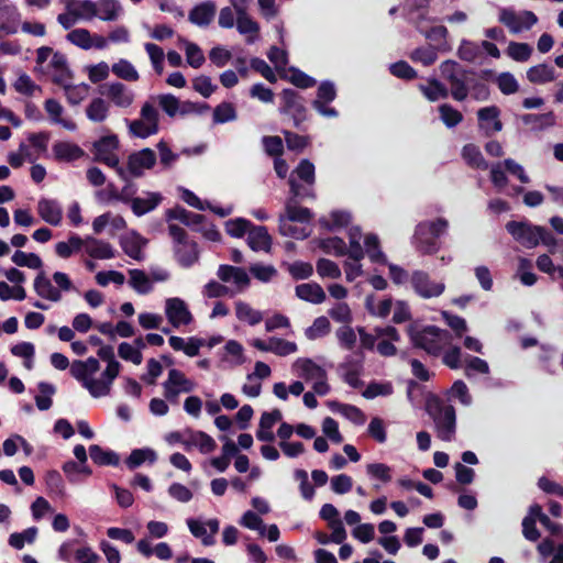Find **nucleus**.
I'll list each match as a JSON object with an SVG mask.
<instances>
[{"instance_id":"nucleus-1","label":"nucleus","mask_w":563,"mask_h":563,"mask_svg":"<svg viewBox=\"0 0 563 563\" xmlns=\"http://www.w3.org/2000/svg\"><path fill=\"white\" fill-rule=\"evenodd\" d=\"M99 369V361L95 357H88L85 361H75L70 365L71 376L78 380L93 398L109 396L114 379L120 375V373L111 368H104L102 373L98 375Z\"/></svg>"},{"instance_id":"nucleus-2","label":"nucleus","mask_w":563,"mask_h":563,"mask_svg":"<svg viewBox=\"0 0 563 563\" xmlns=\"http://www.w3.org/2000/svg\"><path fill=\"white\" fill-rule=\"evenodd\" d=\"M407 333L413 346L433 356L440 355L444 346L451 342L450 333L434 325L411 323L407 328Z\"/></svg>"},{"instance_id":"nucleus-3","label":"nucleus","mask_w":563,"mask_h":563,"mask_svg":"<svg viewBox=\"0 0 563 563\" xmlns=\"http://www.w3.org/2000/svg\"><path fill=\"white\" fill-rule=\"evenodd\" d=\"M426 410L433 421L437 438L445 442L453 441L456 434L455 408L432 397L427 401Z\"/></svg>"},{"instance_id":"nucleus-4","label":"nucleus","mask_w":563,"mask_h":563,"mask_svg":"<svg viewBox=\"0 0 563 563\" xmlns=\"http://www.w3.org/2000/svg\"><path fill=\"white\" fill-rule=\"evenodd\" d=\"M449 229V221L438 218L433 221H422L417 224L412 235V245L422 255L435 254L441 249L438 239L445 234Z\"/></svg>"},{"instance_id":"nucleus-5","label":"nucleus","mask_w":563,"mask_h":563,"mask_svg":"<svg viewBox=\"0 0 563 563\" xmlns=\"http://www.w3.org/2000/svg\"><path fill=\"white\" fill-rule=\"evenodd\" d=\"M506 229L525 247L532 249L542 243L549 247L550 253H555L558 241L543 227L533 225L528 222L510 221L506 224Z\"/></svg>"},{"instance_id":"nucleus-6","label":"nucleus","mask_w":563,"mask_h":563,"mask_svg":"<svg viewBox=\"0 0 563 563\" xmlns=\"http://www.w3.org/2000/svg\"><path fill=\"white\" fill-rule=\"evenodd\" d=\"M290 371L294 376L311 385L318 396H325L331 387L328 383L327 371L309 357H298L291 363Z\"/></svg>"},{"instance_id":"nucleus-7","label":"nucleus","mask_w":563,"mask_h":563,"mask_svg":"<svg viewBox=\"0 0 563 563\" xmlns=\"http://www.w3.org/2000/svg\"><path fill=\"white\" fill-rule=\"evenodd\" d=\"M129 133L139 139H147L159 131V113L153 98L144 101L140 109V117L126 120Z\"/></svg>"},{"instance_id":"nucleus-8","label":"nucleus","mask_w":563,"mask_h":563,"mask_svg":"<svg viewBox=\"0 0 563 563\" xmlns=\"http://www.w3.org/2000/svg\"><path fill=\"white\" fill-rule=\"evenodd\" d=\"M118 150L119 139L117 135L103 136L93 144L95 159L115 169L120 178L128 180V173L120 166Z\"/></svg>"},{"instance_id":"nucleus-9","label":"nucleus","mask_w":563,"mask_h":563,"mask_svg":"<svg viewBox=\"0 0 563 563\" xmlns=\"http://www.w3.org/2000/svg\"><path fill=\"white\" fill-rule=\"evenodd\" d=\"M498 21L504 24L510 33L519 34L529 31L538 23V16L529 10L516 11L514 8H499Z\"/></svg>"},{"instance_id":"nucleus-10","label":"nucleus","mask_w":563,"mask_h":563,"mask_svg":"<svg viewBox=\"0 0 563 563\" xmlns=\"http://www.w3.org/2000/svg\"><path fill=\"white\" fill-rule=\"evenodd\" d=\"M164 312L168 323L175 329H186L195 322L188 303L179 297L167 298L164 301Z\"/></svg>"},{"instance_id":"nucleus-11","label":"nucleus","mask_w":563,"mask_h":563,"mask_svg":"<svg viewBox=\"0 0 563 563\" xmlns=\"http://www.w3.org/2000/svg\"><path fill=\"white\" fill-rule=\"evenodd\" d=\"M196 387V383L181 371L172 368L163 383L164 397L172 404H178L181 394H188Z\"/></svg>"},{"instance_id":"nucleus-12","label":"nucleus","mask_w":563,"mask_h":563,"mask_svg":"<svg viewBox=\"0 0 563 563\" xmlns=\"http://www.w3.org/2000/svg\"><path fill=\"white\" fill-rule=\"evenodd\" d=\"M443 79L450 86L451 96L457 100L466 99L468 90L465 84V74L461 66L454 60H445L440 66Z\"/></svg>"},{"instance_id":"nucleus-13","label":"nucleus","mask_w":563,"mask_h":563,"mask_svg":"<svg viewBox=\"0 0 563 563\" xmlns=\"http://www.w3.org/2000/svg\"><path fill=\"white\" fill-rule=\"evenodd\" d=\"M289 186L291 197L286 201L285 205V216H283L288 221H297V222H309L312 218V213L308 208L300 207L296 203V198L300 196L314 197L313 192H306L305 195L300 191V186L297 180L291 176L289 178Z\"/></svg>"},{"instance_id":"nucleus-14","label":"nucleus","mask_w":563,"mask_h":563,"mask_svg":"<svg viewBox=\"0 0 563 563\" xmlns=\"http://www.w3.org/2000/svg\"><path fill=\"white\" fill-rule=\"evenodd\" d=\"M66 40L70 44L84 51H89L93 48L104 49L108 46L107 37L97 33H91L89 30L85 27H78L69 31L66 35Z\"/></svg>"},{"instance_id":"nucleus-15","label":"nucleus","mask_w":563,"mask_h":563,"mask_svg":"<svg viewBox=\"0 0 563 563\" xmlns=\"http://www.w3.org/2000/svg\"><path fill=\"white\" fill-rule=\"evenodd\" d=\"M217 275L221 282L232 285L231 296L245 291L251 283L246 271L236 266L220 265Z\"/></svg>"},{"instance_id":"nucleus-16","label":"nucleus","mask_w":563,"mask_h":563,"mask_svg":"<svg viewBox=\"0 0 563 563\" xmlns=\"http://www.w3.org/2000/svg\"><path fill=\"white\" fill-rule=\"evenodd\" d=\"M156 163V155L151 148H143L132 153L128 157L125 172L130 177H140L145 170L151 169Z\"/></svg>"},{"instance_id":"nucleus-17","label":"nucleus","mask_w":563,"mask_h":563,"mask_svg":"<svg viewBox=\"0 0 563 563\" xmlns=\"http://www.w3.org/2000/svg\"><path fill=\"white\" fill-rule=\"evenodd\" d=\"M186 523L191 534L200 539L203 545H212L214 543V536L218 533L220 527L218 519L212 518L202 521L200 519L188 518Z\"/></svg>"},{"instance_id":"nucleus-18","label":"nucleus","mask_w":563,"mask_h":563,"mask_svg":"<svg viewBox=\"0 0 563 563\" xmlns=\"http://www.w3.org/2000/svg\"><path fill=\"white\" fill-rule=\"evenodd\" d=\"M106 97L118 108L128 109L135 102V92L120 81L110 82L106 86Z\"/></svg>"},{"instance_id":"nucleus-19","label":"nucleus","mask_w":563,"mask_h":563,"mask_svg":"<svg viewBox=\"0 0 563 563\" xmlns=\"http://www.w3.org/2000/svg\"><path fill=\"white\" fill-rule=\"evenodd\" d=\"M411 284L415 290L424 298L438 297L445 289L443 283L431 280L429 275L421 271H416L412 274Z\"/></svg>"},{"instance_id":"nucleus-20","label":"nucleus","mask_w":563,"mask_h":563,"mask_svg":"<svg viewBox=\"0 0 563 563\" xmlns=\"http://www.w3.org/2000/svg\"><path fill=\"white\" fill-rule=\"evenodd\" d=\"M38 217L49 225L59 227L63 222V208L55 199L41 198L36 205Z\"/></svg>"},{"instance_id":"nucleus-21","label":"nucleus","mask_w":563,"mask_h":563,"mask_svg":"<svg viewBox=\"0 0 563 563\" xmlns=\"http://www.w3.org/2000/svg\"><path fill=\"white\" fill-rule=\"evenodd\" d=\"M500 110L496 106L482 108L477 111L479 129L487 135H493L503 130Z\"/></svg>"},{"instance_id":"nucleus-22","label":"nucleus","mask_w":563,"mask_h":563,"mask_svg":"<svg viewBox=\"0 0 563 563\" xmlns=\"http://www.w3.org/2000/svg\"><path fill=\"white\" fill-rule=\"evenodd\" d=\"M375 332L377 334L376 349L378 353L383 356L395 355L397 353V347L394 342H398L400 340V335L396 328L391 325L376 328Z\"/></svg>"},{"instance_id":"nucleus-23","label":"nucleus","mask_w":563,"mask_h":563,"mask_svg":"<svg viewBox=\"0 0 563 563\" xmlns=\"http://www.w3.org/2000/svg\"><path fill=\"white\" fill-rule=\"evenodd\" d=\"M246 361L243 345L236 340H229L221 350L220 363L223 367H236Z\"/></svg>"},{"instance_id":"nucleus-24","label":"nucleus","mask_w":563,"mask_h":563,"mask_svg":"<svg viewBox=\"0 0 563 563\" xmlns=\"http://www.w3.org/2000/svg\"><path fill=\"white\" fill-rule=\"evenodd\" d=\"M194 448L198 449L202 454H209L216 450L217 443L203 431L187 429L185 450L189 452Z\"/></svg>"},{"instance_id":"nucleus-25","label":"nucleus","mask_w":563,"mask_h":563,"mask_svg":"<svg viewBox=\"0 0 563 563\" xmlns=\"http://www.w3.org/2000/svg\"><path fill=\"white\" fill-rule=\"evenodd\" d=\"M84 253L95 260H110L114 257V250L109 242L93 236L84 238Z\"/></svg>"},{"instance_id":"nucleus-26","label":"nucleus","mask_w":563,"mask_h":563,"mask_svg":"<svg viewBox=\"0 0 563 563\" xmlns=\"http://www.w3.org/2000/svg\"><path fill=\"white\" fill-rule=\"evenodd\" d=\"M339 371L346 384L353 388L363 386L361 376L363 374V360L346 358L340 366Z\"/></svg>"},{"instance_id":"nucleus-27","label":"nucleus","mask_w":563,"mask_h":563,"mask_svg":"<svg viewBox=\"0 0 563 563\" xmlns=\"http://www.w3.org/2000/svg\"><path fill=\"white\" fill-rule=\"evenodd\" d=\"M53 157L57 162L70 163L81 158L85 155L84 150L68 141H57L52 146Z\"/></svg>"},{"instance_id":"nucleus-28","label":"nucleus","mask_w":563,"mask_h":563,"mask_svg":"<svg viewBox=\"0 0 563 563\" xmlns=\"http://www.w3.org/2000/svg\"><path fill=\"white\" fill-rule=\"evenodd\" d=\"M48 74L52 77V80L58 85L67 84V81L70 80L67 59L63 54H53L48 63Z\"/></svg>"},{"instance_id":"nucleus-29","label":"nucleus","mask_w":563,"mask_h":563,"mask_svg":"<svg viewBox=\"0 0 563 563\" xmlns=\"http://www.w3.org/2000/svg\"><path fill=\"white\" fill-rule=\"evenodd\" d=\"M163 200L159 192L147 191L143 196L130 200L133 213L141 217L154 210Z\"/></svg>"},{"instance_id":"nucleus-30","label":"nucleus","mask_w":563,"mask_h":563,"mask_svg":"<svg viewBox=\"0 0 563 563\" xmlns=\"http://www.w3.org/2000/svg\"><path fill=\"white\" fill-rule=\"evenodd\" d=\"M234 312L236 319L246 325L255 327L263 321L262 311L253 308L244 300L234 301Z\"/></svg>"},{"instance_id":"nucleus-31","label":"nucleus","mask_w":563,"mask_h":563,"mask_svg":"<svg viewBox=\"0 0 563 563\" xmlns=\"http://www.w3.org/2000/svg\"><path fill=\"white\" fill-rule=\"evenodd\" d=\"M34 290L43 299L58 302L62 299V292L46 277L44 272H40L34 279Z\"/></svg>"},{"instance_id":"nucleus-32","label":"nucleus","mask_w":563,"mask_h":563,"mask_svg":"<svg viewBox=\"0 0 563 563\" xmlns=\"http://www.w3.org/2000/svg\"><path fill=\"white\" fill-rule=\"evenodd\" d=\"M217 7L212 1L202 2L189 12L188 19L198 26H207L214 19Z\"/></svg>"},{"instance_id":"nucleus-33","label":"nucleus","mask_w":563,"mask_h":563,"mask_svg":"<svg viewBox=\"0 0 563 563\" xmlns=\"http://www.w3.org/2000/svg\"><path fill=\"white\" fill-rule=\"evenodd\" d=\"M247 244L255 252H269L272 238L265 227H253L247 233Z\"/></svg>"},{"instance_id":"nucleus-34","label":"nucleus","mask_w":563,"mask_h":563,"mask_svg":"<svg viewBox=\"0 0 563 563\" xmlns=\"http://www.w3.org/2000/svg\"><path fill=\"white\" fill-rule=\"evenodd\" d=\"M168 343L175 351H183L187 356L194 357L199 354L201 346L203 345V341L196 336H190L187 339L172 335L168 339Z\"/></svg>"},{"instance_id":"nucleus-35","label":"nucleus","mask_w":563,"mask_h":563,"mask_svg":"<svg viewBox=\"0 0 563 563\" xmlns=\"http://www.w3.org/2000/svg\"><path fill=\"white\" fill-rule=\"evenodd\" d=\"M97 18L101 21H117L123 13L122 4L118 0H97Z\"/></svg>"},{"instance_id":"nucleus-36","label":"nucleus","mask_w":563,"mask_h":563,"mask_svg":"<svg viewBox=\"0 0 563 563\" xmlns=\"http://www.w3.org/2000/svg\"><path fill=\"white\" fill-rule=\"evenodd\" d=\"M82 249L84 238L76 233H71L68 235L66 241H59L55 244V254L63 260H67L74 254L82 251Z\"/></svg>"},{"instance_id":"nucleus-37","label":"nucleus","mask_w":563,"mask_h":563,"mask_svg":"<svg viewBox=\"0 0 563 563\" xmlns=\"http://www.w3.org/2000/svg\"><path fill=\"white\" fill-rule=\"evenodd\" d=\"M328 407L336 413H340L356 426H362L366 421L365 413L357 407L349 404H341L339 401H329Z\"/></svg>"},{"instance_id":"nucleus-38","label":"nucleus","mask_w":563,"mask_h":563,"mask_svg":"<svg viewBox=\"0 0 563 563\" xmlns=\"http://www.w3.org/2000/svg\"><path fill=\"white\" fill-rule=\"evenodd\" d=\"M44 107L53 123L59 124L68 131L76 130V123L71 119L63 117L64 108L58 101L55 99H47Z\"/></svg>"},{"instance_id":"nucleus-39","label":"nucleus","mask_w":563,"mask_h":563,"mask_svg":"<svg viewBox=\"0 0 563 563\" xmlns=\"http://www.w3.org/2000/svg\"><path fill=\"white\" fill-rule=\"evenodd\" d=\"M296 295L308 302L321 303L325 300L327 295L323 288L317 283H305L296 287Z\"/></svg>"},{"instance_id":"nucleus-40","label":"nucleus","mask_w":563,"mask_h":563,"mask_svg":"<svg viewBox=\"0 0 563 563\" xmlns=\"http://www.w3.org/2000/svg\"><path fill=\"white\" fill-rule=\"evenodd\" d=\"M527 78L536 85H544L556 79L555 69L548 64H538L527 70Z\"/></svg>"},{"instance_id":"nucleus-41","label":"nucleus","mask_w":563,"mask_h":563,"mask_svg":"<svg viewBox=\"0 0 563 563\" xmlns=\"http://www.w3.org/2000/svg\"><path fill=\"white\" fill-rule=\"evenodd\" d=\"M146 241L136 233L128 234L122 239L121 245L124 253L133 260L142 261L144 258L143 247Z\"/></svg>"},{"instance_id":"nucleus-42","label":"nucleus","mask_w":563,"mask_h":563,"mask_svg":"<svg viewBox=\"0 0 563 563\" xmlns=\"http://www.w3.org/2000/svg\"><path fill=\"white\" fill-rule=\"evenodd\" d=\"M422 95L431 102L439 101L449 96V89L435 78H428L426 84L419 85Z\"/></svg>"},{"instance_id":"nucleus-43","label":"nucleus","mask_w":563,"mask_h":563,"mask_svg":"<svg viewBox=\"0 0 563 563\" xmlns=\"http://www.w3.org/2000/svg\"><path fill=\"white\" fill-rule=\"evenodd\" d=\"M238 31L246 36L247 43H254L258 40L260 24L247 13L236 16Z\"/></svg>"},{"instance_id":"nucleus-44","label":"nucleus","mask_w":563,"mask_h":563,"mask_svg":"<svg viewBox=\"0 0 563 563\" xmlns=\"http://www.w3.org/2000/svg\"><path fill=\"white\" fill-rule=\"evenodd\" d=\"M157 461V453L151 448L135 449L133 450L125 464L130 470H135L144 463L154 464Z\"/></svg>"},{"instance_id":"nucleus-45","label":"nucleus","mask_w":563,"mask_h":563,"mask_svg":"<svg viewBox=\"0 0 563 563\" xmlns=\"http://www.w3.org/2000/svg\"><path fill=\"white\" fill-rule=\"evenodd\" d=\"M175 253L178 262L189 267L198 261V249L195 242L186 241L175 245Z\"/></svg>"},{"instance_id":"nucleus-46","label":"nucleus","mask_w":563,"mask_h":563,"mask_svg":"<svg viewBox=\"0 0 563 563\" xmlns=\"http://www.w3.org/2000/svg\"><path fill=\"white\" fill-rule=\"evenodd\" d=\"M89 455L93 463L101 466H117L120 462L119 455L115 452L106 450L98 444H92L89 446Z\"/></svg>"},{"instance_id":"nucleus-47","label":"nucleus","mask_w":563,"mask_h":563,"mask_svg":"<svg viewBox=\"0 0 563 563\" xmlns=\"http://www.w3.org/2000/svg\"><path fill=\"white\" fill-rule=\"evenodd\" d=\"M111 71L114 76L124 81L135 82L140 79V74L137 69L130 60L124 58H121L118 62H115L111 66Z\"/></svg>"},{"instance_id":"nucleus-48","label":"nucleus","mask_w":563,"mask_h":563,"mask_svg":"<svg viewBox=\"0 0 563 563\" xmlns=\"http://www.w3.org/2000/svg\"><path fill=\"white\" fill-rule=\"evenodd\" d=\"M129 285L140 295H146L153 290L146 272L142 269L129 271Z\"/></svg>"},{"instance_id":"nucleus-49","label":"nucleus","mask_w":563,"mask_h":563,"mask_svg":"<svg viewBox=\"0 0 563 563\" xmlns=\"http://www.w3.org/2000/svg\"><path fill=\"white\" fill-rule=\"evenodd\" d=\"M109 103L102 98H93L86 108V115L93 122H103L109 115Z\"/></svg>"},{"instance_id":"nucleus-50","label":"nucleus","mask_w":563,"mask_h":563,"mask_svg":"<svg viewBox=\"0 0 563 563\" xmlns=\"http://www.w3.org/2000/svg\"><path fill=\"white\" fill-rule=\"evenodd\" d=\"M365 305L371 314L384 319L391 312L394 302L390 298L375 300L374 297L368 296Z\"/></svg>"},{"instance_id":"nucleus-51","label":"nucleus","mask_w":563,"mask_h":563,"mask_svg":"<svg viewBox=\"0 0 563 563\" xmlns=\"http://www.w3.org/2000/svg\"><path fill=\"white\" fill-rule=\"evenodd\" d=\"M318 245L324 253L330 255L344 256L349 254L345 242L338 236L321 239Z\"/></svg>"},{"instance_id":"nucleus-52","label":"nucleus","mask_w":563,"mask_h":563,"mask_svg":"<svg viewBox=\"0 0 563 563\" xmlns=\"http://www.w3.org/2000/svg\"><path fill=\"white\" fill-rule=\"evenodd\" d=\"M181 45L185 51L188 65L192 68H200L206 60L201 48L197 44L186 40H181Z\"/></svg>"},{"instance_id":"nucleus-53","label":"nucleus","mask_w":563,"mask_h":563,"mask_svg":"<svg viewBox=\"0 0 563 563\" xmlns=\"http://www.w3.org/2000/svg\"><path fill=\"white\" fill-rule=\"evenodd\" d=\"M462 156L464 161L473 168L487 169L488 164L484 159L479 148L473 144H467L463 147Z\"/></svg>"},{"instance_id":"nucleus-54","label":"nucleus","mask_w":563,"mask_h":563,"mask_svg":"<svg viewBox=\"0 0 563 563\" xmlns=\"http://www.w3.org/2000/svg\"><path fill=\"white\" fill-rule=\"evenodd\" d=\"M331 330V323L327 317L314 319L312 324L305 330L308 340L313 341L325 336Z\"/></svg>"},{"instance_id":"nucleus-55","label":"nucleus","mask_w":563,"mask_h":563,"mask_svg":"<svg viewBox=\"0 0 563 563\" xmlns=\"http://www.w3.org/2000/svg\"><path fill=\"white\" fill-rule=\"evenodd\" d=\"M533 48L528 43L510 42L506 49L507 55L520 63H525L530 59Z\"/></svg>"},{"instance_id":"nucleus-56","label":"nucleus","mask_w":563,"mask_h":563,"mask_svg":"<svg viewBox=\"0 0 563 563\" xmlns=\"http://www.w3.org/2000/svg\"><path fill=\"white\" fill-rule=\"evenodd\" d=\"M536 264L540 272L548 274L552 279L563 280V265H555L548 254L540 255Z\"/></svg>"},{"instance_id":"nucleus-57","label":"nucleus","mask_w":563,"mask_h":563,"mask_svg":"<svg viewBox=\"0 0 563 563\" xmlns=\"http://www.w3.org/2000/svg\"><path fill=\"white\" fill-rule=\"evenodd\" d=\"M261 516L253 510H247L241 516L239 523L246 529L257 531L260 536H265L266 526Z\"/></svg>"},{"instance_id":"nucleus-58","label":"nucleus","mask_w":563,"mask_h":563,"mask_svg":"<svg viewBox=\"0 0 563 563\" xmlns=\"http://www.w3.org/2000/svg\"><path fill=\"white\" fill-rule=\"evenodd\" d=\"M60 86L65 89L67 100L73 104L80 103L88 97L90 91V87L87 84L70 85L69 81H67V84Z\"/></svg>"},{"instance_id":"nucleus-59","label":"nucleus","mask_w":563,"mask_h":563,"mask_svg":"<svg viewBox=\"0 0 563 563\" xmlns=\"http://www.w3.org/2000/svg\"><path fill=\"white\" fill-rule=\"evenodd\" d=\"M155 106H159L162 110L169 117H175L179 112L180 101L170 93H162L153 96Z\"/></svg>"},{"instance_id":"nucleus-60","label":"nucleus","mask_w":563,"mask_h":563,"mask_svg":"<svg viewBox=\"0 0 563 563\" xmlns=\"http://www.w3.org/2000/svg\"><path fill=\"white\" fill-rule=\"evenodd\" d=\"M522 121L530 125L533 130H543L554 125L555 117L553 112L541 113V114H526Z\"/></svg>"},{"instance_id":"nucleus-61","label":"nucleus","mask_w":563,"mask_h":563,"mask_svg":"<svg viewBox=\"0 0 563 563\" xmlns=\"http://www.w3.org/2000/svg\"><path fill=\"white\" fill-rule=\"evenodd\" d=\"M351 221L350 213L345 211H332L328 218L321 219L320 223L329 231H334L349 225Z\"/></svg>"},{"instance_id":"nucleus-62","label":"nucleus","mask_w":563,"mask_h":563,"mask_svg":"<svg viewBox=\"0 0 563 563\" xmlns=\"http://www.w3.org/2000/svg\"><path fill=\"white\" fill-rule=\"evenodd\" d=\"M364 246L369 258L375 263L386 264L385 254L379 249V240L375 234H367L364 238Z\"/></svg>"},{"instance_id":"nucleus-63","label":"nucleus","mask_w":563,"mask_h":563,"mask_svg":"<svg viewBox=\"0 0 563 563\" xmlns=\"http://www.w3.org/2000/svg\"><path fill=\"white\" fill-rule=\"evenodd\" d=\"M366 473L372 479L387 484L393 478V468L385 463H369L366 465Z\"/></svg>"},{"instance_id":"nucleus-64","label":"nucleus","mask_w":563,"mask_h":563,"mask_svg":"<svg viewBox=\"0 0 563 563\" xmlns=\"http://www.w3.org/2000/svg\"><path fill=\"white\" fill-rule=\"evenodd\" d=\"M316 269L321 278L339 279L342 275L339 265L328 258H320L316 264Z\"/></svg>"}]
</instances>
